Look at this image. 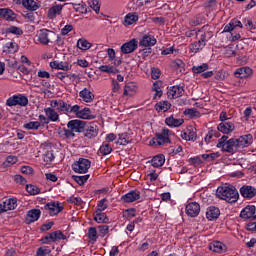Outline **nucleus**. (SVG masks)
Listing matches in <instances>:
<instances>
[{
	"instance_id": "32",
	"label": "nucleus",
	"mask_w": 256,
	"mask_h": 256,
	"mask_svg": "<svg viewBox=\"0 0 256 256\" xmlns=\"http://www.w3.org/2000/svg\"><path fill=\"white\" fill-rule=\"evenodd\" d=\"M0 17L6 21H15L17 14L9 8H0Z\"/></svg>"
},
{
	"instance_id": "58",
	"label": "nucleus",
	"mask_w": 256,
	"mask_h": 256,
	"mask_svg": "<svg viewBox=\"0 0 256 256\" xmlns=\"http://www.w3.org/2000/svg\"><path fill=\"white\" fill-rule=\"evenodd\" d=\"M242 22L244 24V27H246V29H250V30L255 29V25H253V20L251 19V17L244 18Z\"/></svg>"
},
{
	"instance_id": "21",
	"label": "nucleus",
	"mask_w": 256,
	"mask_h": 256,
	"mask_svg": "<svg viewBox=\"0 0 256 256\" xmlns=\"http://www.w3.org/2000/svg\"><path fill=\"white\" fill-rule=\"evenodd\" d=\"M63 4H54L52 5L47 12L48 19H55L57 16L63 13Z\"/></svg>"
},
{
	"instance_id": "25",
	"label": "nucleus",
	"mask_w": 256,
	"mask_h": 256,
	"mask_svg": "<svg viewBox=\"0 0 256 256\" xmlns=\"http://www.w3.org/2000/svg\"><path fill=\"white\" fill-rule=\"evenodd\" d=\"M218 131L220 133H224V135H229V133H233L235 131V124L233 122H221L217 126Z\"/></svg>"
},
{
	"instance_id": "35",
	"label": "nucleus",
	"mask_w": 256,
	"mask_h": 256,
	"mask_svg": "<svg viewBox=\"0 0 256 256\" xmlns=\"http://www.w3.org/2000/svg\"><path fill=\"white\" fill-rule=\"evenodd\" d=\"M152 167L159 168L165 165V156L163 154H158L154 156L151 160Z\"/></svg>"
},
{
	"instance_id": "44",
	"label": "nucleus",
	"mask_w": 256,
	"mask_h": 256,
	"mask_svg": "<svg viewBox=\"0 0 256 256\" xmlns=\"http://www.w3.org/2000/svg\"><path fill=\"white\" fill-rule=\"evenodd\" d=\"M88 238H89V243H97V228L95 227H90L88 229Z\"/></svg>"
},
{
	"instance_id": "18",
	"label": "nucleus",
	"mask_w": 256,
	"mask_h": 256,
	"mask_svg": "<svg viewBox=\"0 0 256 256\" xmlns=\"http://www.w3.org/2000/svg\"><path fill=\"white\" fill-rule=\"evenodd\" d=\"M183 93H185L183 87L179 85L171 86L167 92L168 99H179V97H183Z\"/></svg>"
},
{
	"instance_id": "27",
	"label": "nucleus",
	"mask_w": 256,
	"mask_h": 256,
	"mask_svg": "<svg viewBox=\"0 0 256 256\" xmlns=\"http://www.w3.org/2000/svg\"><path fill=\"white\" fill-rule=\"evenodd\" d=\"M140 47H153L157 45V39H155V36L146 34L142 37L140 40Z\"/></svg>"
},
{
	"instance_id": "55",
	"label": "nucleus",
	"mask_w": 256,
	"mask_h": 256,
	"mask_svg": "<svg viewBox=\"0 0 256 256\" xmlns=\"http://www.w3.org/2000/svg\"><path fill=\"white\" fill-rule=\"evenodd\" d=\"M107 209V198L98 201L96 211L103 212Z\"/></svg>"
},
{
	"instance_id": "26",
	"label": "nucleus",
	"mask_w": 256,
	"mask_h": 256,
	"mask_svg": "<svg viewBox=\"0 0 256 256\" xmlns=\"http://www.w3.org/2000/svg\"><path fill=\"white\" fill-rule=\"evenodd\" d=\"M240 195L245 199H253L256 195V189L253 186L244 185L240 188Z\"/></svg>"
},
{
	"instance_id": "28",
	"label": "nucleus",
	"mask_w": 256,
	"mask_h": 256,
	"mask_svg": "<svg viewBox=\"0 0 256 256\" xmlns=\"http://www.w3.org/2000/svg\"><path fill=\"white\" fill-rule=\"evenodd\" d=\"M210 251L213 253H226L227 246L220 241H213L209 244Z\"/></svg>"
},
{
	"instance_id": "40",
	"label": "nucleus",
	"mask_w": 256,
	"mask_h": 256,
	"mask_svg": "<svg viewBox=\"0 0 256 256\" xmlns=\"http://www.w3.org/2000/svg\"><path fill=\"white\" fill-rule=\"evenodd\" d=\"M94 221H96V223H107L109 221V218H107V214L95 211Z\"/></svg>"
},
{
	"instance_id": "60",
	"label": "nucleus",
	"mask_w": 256,
	"mask_h": 256,
	"mask_svg": "<svg viewBox=\"0 0 256 256\" xmlns=\"http://www.w3.org/2000/svg\"><path fill=\"white\" fill-rule=\"evenodd\" d=\"M8 33H12L13 35H23V30L17 26H11L8 28Z\"/></svg>"
},
{
	"instance_id": "7",
	"label": "nucleus",
	"mask_w": 256,
	"mask_h": 256,
	"mask_svg": "<svg viewBox=\"0 0 256 256\" xmlns=\"http://www.w3.org/2000/svg\"><path fill=\"white\" fill-rule=\"evenodd\" d=\"M72 169L75 173H87L91 169V161L85 158H79L74 164H72Z\"/></svg>"
},
{
	"instance_id": "50",
	"label": "nucleus",
	"mask_w": 256,
	"mask_h": 256,
	"mask_svg": "<svg viewBox=\"0 0 256 256\" xmlns=\"http://www.w3.org/2000/svg\"><path fill=\"white\" fill-rule=\"evenodd\" d=\"M219 157H221V154L219 152L202 155V159H204L205 161H208V162L215 161V159H219Z\"/></svg>"
},
{
	"instance_id": "11",
	"label": "nucleus",
	"mask_w": 256,
	"mask_h": 256,
	"mask_svg": "<svg viewBox=\"0 0 256 256\" xmlns=\"http://www.w3.org/2000/svg\"><path fill=\"white\" fill-rule=\"evenodd\" d=\"M138 45L139 42L137 41V39L134 38L121 46V53H123L124 55H129V53H133L137 50Z\"/></svg>"
},
{
	"instance_id": "20",
	"label": "nucleus",
	"mask_w": 256,
	"mask_h": 256,
	"mask_svg": "<svg viewBox=\"0 0 256 256\" xmlns=\"http://www.w3.org/2000/svg\"><path fill=\"white\" fill-rule=\"evenodd\" d=\"M206 43H207V36L205 34H202L200 40H198L197 42H194L189 46L190 52L199 53V51H201V49L205 47Z\"/></svg>"
},
{
	"instance_id": "49",
	"label": "nucleus",
	"mask_w": 256,
	"mask_h": 256,
	"mask_svg": "<svg viewBox=\"0 0 256 256\" xmlns=\"http://www.w3.org/2000/svg\"><path fill=\"white\" fill-rule=\"evenodd\" d=\"M207 69H209V64H207V63H203L199 66H193L192 67L193 73H197V74L205 73V71H207Z\"/></svg>"
},
{
	"instance_id": "37",
	"label": "nucleus",
	"mask_w": 256,
	"mask_h": 256,
	"mask_svg": "<svg viewBox=\"0 0 256 256\" xmlns=\"http://www.w3.org/2000/svg\"><path fill=\"white\" fill-rule=\"evenodd\" d=\"M50 67L51 69H60L61 71H69V69H71L69 64L58 61L50 62Z\"/></svg>"
},
{
	"instance_id": "19",
	"label": "nucleus",
	"mask_w": 256,
	"mask_h": 256,
	"mask_svg": "<svg viewBox=\"0 0 256 256\" xmlns=\"http://www.w3.org/2000/svg\"><path fill=\"white\" fill-rule=\"evenodd\" d=\"M139 199H141V192L137 190H132L121 197L124 203H133L139 201Z\"/></svg>"
},
{
	"instance_id": "24",
	"label": "nucleus",
	"mask_w": 256,
	"mask_h": 256,
	"mask_svg": "<svg viewBox=\"0 0 256 256\" xmlns=\"http://www.w3.org/2000/svg\"><path fill=\"white\" fill-rule=\"evenodd\" d=\"M79 97L84 101V103H93L95 101V94L89 88H84L79 92Z\"/></svg>"
},
{
	"instance_id": "5",
	"label": "nucleus",
	"mask_w": 256,
	"mask_h": 256,
	"mask_svg": "<svg viewBox=\"0 0 256 256\" xmlns=\"http://www.w3.org/2000/svg\"><path fill=\"white\" fill-rule=\"evenodd\" d=\"M171 136V132L169 129H163L161 133L156 134V137L150 141V145L154 147H161V145H165L166 143H171L169 137Z\"/></svg>"
},
{
	"instance_id": "8",
	"label": "nucleus",
	"mask_w": 256,
	"mask_h": 256,
	"mask_svg": "<svg viewBox=\"0 0 256 256\" xmlns=\"http://www.w3.org/2000/svg\"><path fill=\"white\" fill-rule=\"evenodd\" d=\"M65 239H67V236H65L61 230H57L48 233L44 238H42V242L46 245H49V243H57V241H63Z\"/></svg>"
},
{
	"instance_id": "64",
	"label": "nucleus",
	"mask_w": 256,
	"mask_h": 256,
	"mask_svg": "<svg viewBox=\"0 0 256 256\" xmlns=\"http://www.w3.org/2000/svg\"><path fill=\"white\" fill-rule=\"evenodd\" d=\"M17 161H18L17 156H8L6 158L7 165H15V163H17Z\"/></svg>"
},
{
	"instance_id": "41",
	"label": "nucleus",
	"mask_w": 256,
	"mask_h": 256,
	"mask_svg": "<svg viewBox=\"0 0 256 256\" xmlns=\"http://www.w3.org/2000/svg\"><path fill=\"white\" fill-rule=\"evenodd\" d=\"M73 9L76 11V13H82L83 15H87V4L85 3H79V4H72Z\"/></svg>"
},
{
	"instance_id": "29",
	"label": "nucleus",
	"mask_w": 256,
	"mask_h": 256,
	"mask_svg": "<svg viewBox=\"0 0 256 256\" xmlns=\"http://www.w3.org/2000/svg\"><path fill=\"white\" fill-rule=\"evenodd\" d=\"M220 215L221 211L215 206H210L206 210V219H208V221H215V219H219Z\"/></svg>"
},
{
	"instance_id": "54",
	"label": "nucleus",
	"mask_w": 256,
	"mask_h": 256,
	"mask_svg": "<svg viewBox=\"0 0 256 256\" xmlns=\"http://www.w3.org/2000/svg\"><path fill=\"white\" fill-rule=\"evenodd\" d=\"M186 133H188V137H189L190 141H197V131L193 126H190L187 129Z\"/></svg>"
},
{
	"instance_id": "13",
	"label": "nucleus",
	"mask_w": 256,
	"mask_h": 256,
	"mask_svg": "<svg viewBox=\"0 0 256 256\" xmlns=\"http://www.w3.org/2000/svg\"><path fill=\"white\" fill-rule=\"evenodd\" d=\"M17 208V199L9 198L0 203V213H6V211H13Z\"/></svg>"
},
{
	"instance_id": "52",
	"label": "nucleus",
	"mask_w": 256,
	"mask_h": 256,
	"mask_svg": "<svg viewBox=\"0 0 256 256\" xmlns=\"http://www.w3.org/2000/svg\"><path fill=\"white\" fill-rule=\"evenodd\" d=\"M117 145H129V137L127 134H119L118 135V140H117Z\"/></svg>"
},
{
	"instance_id": "57",
	"label": "nucleus",
	"mask_w": 256,
	"mask_h": 256,
	"mask_svg": "<svg viewBox=\"0 0 256 256\" xmlns=\"http://www.w3.org/2000/svg\"><path fill=\"white\" fill-rule=\"evenodd\" d=\"M89 177V174L84 176H74V181H76L78 185H84V183H87V181H89Z\"/></svg>"
},
{
	"instance_id": "53",
	"label": "nucleus",
	"mask_w": 256,
	"mask_h": 256,
	"mask_svg": "<svg viewBox=\"0 0 256 256\" xmlns=\"http://www.w3.org/2000/svg\"><path fill=\"white\" fill-rule=\"evenodd\" d=\"M89 5L91 9L95 11V13L99 14V12L101 11V3H99V0H91L89 2Z\"/></svg>"
},
{
	"instance_id": "30",
	"label": "nucleus",
	"mask_w": 256,
	"mask_h": 256,
	"mask_svg": "<svg viewBox=\"0 0 256 256\" xmlns=\"http://www.w3.org/2000/svg\"><path fill=\"white\" fill-rule=\"evenodd\" d=\"M39 217H41V210L39 209L29 210L26 215V223L28 224L35 223V221H39Z\"/></svg>"
},
{
	"instance_id": "4",
	"label": "nucleus",
	"mask_w": 256,
	"mask_h": 256,
	"mask_svg": "<svg viewBox=\"0 0 256 256\" xmlns=\"http://www.w3.org/2000/svg\"><path fill=\"white\" fill-rule=\"evenodd\" d=\"M6 105L7 107H17V105L27 107L29 105V98L23 94H15L6 100Z\"/></svg>"
},
{
	"instance_id": "31",
	"label": "nucleus",
	"mask_w": 256,
	"mask_h": 256,
	"mask_svg": "<svg viewBox=\"0 0 256 256\" xmlns=\"http://www.w3.org/2000/svg\"><path fill=\"white\" fill-rule=\"evenodd\" d=\"M44 113L49 121L52 123H57L59 121V112L55 111V108L48 107L44 109Z\"/></svg>"
},
{
	"instance_id": "56",
	"label": "nucleus",
	"mask_w": 256,
	"mask_h": 256,
	"mask_svg": "<svg viewBox=\"0 0 256 256\" xmlns=\"http://www.w3.org/2000/svg\"><path fill=\"white\" fill-rule=\"evenodd\" d=\"M185 115H188V117H192V118H197V117H201V113H199V111H197V109H186L184 111Z\"/></svg>"
},
{
	"instance_id": "3",
	"label": "nucleus",
	"mask_w": 256,
	"mask_h": 256,
	"mask_svg": "<svg viewBox=\"0 0 256 256\" xmlns=\"http://www.w3.org/2000/svg\"><path fill=\"white\" fill-rule=\"evenodd\" d=\"M50 107L56 108L59 113L64 115H71L75 109V105L68 104L63 100H52L50 102Z\"/></svg>"
},
{
	"instance_id": "34",
	"label": "nucleus",
	"mask_w": 256,
	"mask_h": 256,
	"mask_svg": "<svg viewBox=\"0 0 256 256\" xmlns=\"http://www.w3.org/2000/svg\"><path fill=\"white\" fill-rule=\"evenodd\" d=\"M137 21H139V15L137 13H128L124 18V25L125 27H129V25H134Z\"/></svg>"
},
{
	"instance_id": "51",
	"label": "nucleus",
	"mask_w": 256,
	"mask_h": 256,
	"mask_svg": "<svg viewBox=\"0 0 256 256\" xmlns=\"http://www.w3.org/2000/svg\"><path fill=\"white\" fill-rule=\"evenodd\" d=\"M51 253V248L49 246H42L37 249L36 256H46Z\"/></svg>"
},
{
	"instance_id": "12",
	"label": "nucleus",
	"mask_w": 256,
	"mask_h": 256,
	"mask_svg": "<svg viewBox=\"0 0 256 256\" xmlns=\"http://www.w3.org/2000/svg\"><path fill=\"white\" fill-rule=\"evenodd\" d=\"M185 211L188 217H198L201 213V206L197 202H190L186 205Z\"/></svg>"
},
{
	"instance_id": "59",
	"label": "nucleus",
	"mask_w": 256,
	"mask_h": 256,
	"mask_svg": "<svg viewBox=\"0 0 256 256\" xmlns=\"http://www.w3.org/2000/svg\"><path fill=\"white\" fill-rule=\"evenodd\" d=\"M6 45L10 53H17L19 51V46L15 42H9Z\"/></svg>"
},
{
	"instance_id": "9",
	"label": "nucleus",
	"mask_w": 256,
	"mask_h": 256,
	"mask_svg": "<svg viewBox=\"0 0 256 256\" xmlns=\"http://www.w3.org/2000/svg\"><path fill=\"white\" fill-rule=\"evenodd\" d=\"M86 125L87 122L79 119H74L70 120L67 123V129H71L74 133H83V131H85Z\"/></svg>"
},
{
	"instance_id": "6",
	"label": "nucleus",
	"mask_w": 256,
	"mask_h": 256,
	"mask_svg": "<svg viewBox=\"0 0 256 256\" xmlns=\"http://www.w3.org/2000/svg\"><path fill=\"white\" fill-rule=\"evenodd\" d=\"M73 115L77 117V119H84L86 121H91V119H95V116L92 114L90 108H83L81 109V106L75 104L74 105V110H73Z\"/></svg>"
},
{
	"instance_id": "15",
	"label": "nucleus",
	"mask_w": 256,
	"mask_h": 256,
	"mask_svg": "<svg viewBox=\"0 0 256 256\" xmlns=\"http://www.w3.org/2000/svg\"><path fill=\"white\" fill-rule=\"evenodd\" d=\"M17 5H23L28 11H37L41 5L35 0H14Z\"/></svg>"
},
{
	"instance_id": "14",
	"label": "nucleus",
	"mask_w": 256,
	"mask_h": 256,
	"mask_svg": "<svg viewBox=\"0 0 256 256\" xmlns=\"http://www.w3.org/2000/svg\"><path fill=\"white\" fill-rule=\"evenodd\" d=\"M44 209L53 217L63 211V206L59 202H50L44 206Z\"/></svg>"
},
{
	"instance_id": "1",
	"label": "nucleus",
	"mask_w": 256,
	"mask_h": 256,
	"mask_svg": "<svg viewBox=\"0 0 256 256\" xmlns=\"http://www.w3.org/2000/svg\"><path fill=\"white\" fill-rule=\"evenodd\" d=\"M216 195L227 203H237L239 201V192L234 186H220L217 188Z\"/></svg>"
},
{
	"instance_id": "33",
	"label": "nucleus",
	"mask_w": 256,
	"mask_h": 256,
	"mask_svg": "<svg viewBox=\"0 0 256 256\" xmlns=\"http://www.w3.org/2000/svg\"><path fill=\"white\" fill-rule=\"evenodd\" d=\"M165 123L168 125V127H181V125L185 123V120L182 118H175L170 116L165 119Z\"/></svg>"
},
{
	"instance_id": "48",
	"label": "nucleus",
	"mask_w": 256,
	"mask_h": 256,
	"mask_svg": "<svg viewBox=\"0 0 256 256\" xmlns=\"http://www.w3.org/2000/svg\"><path fill=\"white\" fill-rule=\"evenodd\" d=\"M235 46L233 44H230L224 48V55L227 57H235L237 56V51L234 49Z\"/></svg>"
},
{
	"instance_id": "43",
	"label": "nucleus",
	"mask_w": 256,
	"mask_h": 256,
	"mask_svg": "<svg viewBox=\"0 0 256 256\" xmlns=\"http://www.w3.org/2000/svg\"><path fill=\"white\" fill-rule=\"evenodd\" d=\"M153 91H155L154 94V99H161V97L163 96V90H161V82L157 81L153 84L152 87Z\"/></svg>"
},
{
	"instance_id": "46",
	"label": "nucleus",
	"mask_w": 256,
	"mask_h": 256,
	"mask_svg": "<svg viewBox=\"0 0 256 256\" xmlns=\"http://www.w3.org/2000/svg\"><path fill=\"white\" fill-rule=\"evenodd\" d=\"M26 191L29 195H39L41 193V189L33 184L26 185Z\"/></svg>"
},
{
	"instance_id": "23",
	"label": "nucleus",
	"mask_w": 256,
	"mask_h": 256,
	"mask_svg": "<svg viewBox=\"0 0 256 256\" xmlns=\"http://www.w3.org/2000/svg\"><path fill=\"white\" fill-rule=\"evenodd\" d=\"M255 211L256 208L253 205H248L246 206L241 212H240V217L241 219H256L255 216Z\"/></svg>"
},
{
	"instance_id": "10",
	"label": "nucleus",
	"mask_w": 256,
	"mask_h": 256,
	"mask_svg": "<svg viewBox=\"0 0 256 256\" xmlns=\"http://www.w3.org/2000/svg\"><path fill=\"white\" fill-rule=\"evenodd\" d=\"M55 37V34L53 31H49L47 29L40 30L38 34V41L42 45H49L51 43V39Z\"/></svg>"
},
{
	"instance_id": "36",
	"label": "nucleus",
	"mask_w": 256,
	"mask_h": 256,
	"mask_svg": "<svg viewBox=\"0 0 256 256\" xmlns=\"http://www.w3.org/2000/svg\"><path fill=\"white\" fill-rule=\"evenodd\" d=\"M155 109L158 113H165L171 109V103L168 101H160L155 105Z\"/></svg>"
},
{
	"instance_id": "45",
	"label": "nucleus",
	"mask_w": 256,
	"mask_h": 256,
	"mask_svg": "<svg viewBox=\"0 0 256 256\" xmlns=\"http://www.w3.org/2000/svg\"><path fill=\"white\" fill-rule=\"evenodd\" d=\"M112 151L113 147H111V145H109L107 142L102 143L99 148V153H101V155H109Z\"/></svg>"
},
{
	"instance_id": "16",
	"label": "nucleus",
	"mask_w": 256,
	"mask_h": 256,
	"mask_svg": "<svg viewBox=\"0 0 256 256\" xmlns=\"http://www.w3.org/2000/svg\"><path fill=\"white\" fill-rule=\"evenodd\" d=\"M139 91V86L135 82H128L124 85L123 96L124 97H134Z\"/></svg>"
},
{
	"instance_id": "61",
	"label": "nucleus",
	"mask_w": 256,
	"mask_h": 256,
	"mask_svg": "<svg viewBox=\"0 0 256 256\" xmlns=\"http://www.w3.org/2000/svg\"><path fill=\"white\" fill-rule=\"evenodd\" d=\"M137 215V210L135 208H130L125 211V217L128 219H133Z\"/></svg>"
},
{
	"instance_id": "42",
	"label": "nucleus",
	"mask_w": 256,
	"mask_h": 256,
	"mask_svg": "<svg viewBox=\"0 0 256 256\" xmlns=\"http://www.w3.org/2000/svg\"><path fill=\"white\" fill-rule=\"evenodd\" d=\"M77 47L78 49H81V51H88V49L91 47V43L85 38H80L77 41Z\"/></svg>"
},
{
	"instance_id": "39",
	"label": "nucleus",
	"mask_w": 256,
	"mask_h": 256,
	"mask_svg": "<svg viewBox=\"0 0 256 256\" xmlns=\"http://www.w3.org/2000/svg\"><path fill=\"white\" fill-rule=\"evenodd\" d=\"M118 93H121V84L115 78L111 79V95L112 97H115L118 95Z\"/></svg>"
},
{
	"instance_id": "62",
	"label": "nucleus",
	"mask_w": 256,
	"mask_h": 256,
	"mask_svg": "<svg viewBox=\"0 0 256 256\" xmlns=\"http://www.w3.org/2000/svg\"><path fill=\"white\" fill-rule=\"evenodd\" d=\"M98 229L101 237H105V235H108L109 233V226L107 225L99 226Z\"/></svg>"
},
{
	"instance_id": "2",
	"label": "nucleus",
	"mask_w": 256,
	"mask_h": 256,
	"mask_svg": "<svg viewBox=\"0 0 256 256\" xmlns=\"http://www.w3.org/2000/svg\"><path fill=\"white\" fill-rule=\"evenodd\" d=\"M228 136H222L216 145L218 149H221L224 153H235L237 151V139H229Z\"/></svg>"
},
{
	"instance_id": "22",
	"label": "nucleus",
	"mask_w": 256,
	"mask_h": 256,
	"mask_svg": "<svg viewBox=\"0 0 256 256\" xmlns=\"http://www.w3.org/2000/svg\"><path fill=\"white\" fill-rule=\"evenodd\" d=\"M84 135L87 139H95L99 135V126H97V123L91 122L86 128Z\"/></svg>"
},
{
	"instance_id": "47",
	"label": "nucleus",
	"mask_w": 256,
	"mask_h": 256,
	"mask_svg": "<svg viewBox=\"0 0 256 256\" xmlns=\"http://www.w3.org/2000/svg\"><path fill=\"white\" fill-rule=\"evenodd\" d=\"M39 127H41V122L39 121H31L24 124V129H28L32 131H36L37 129H39Z\"/></svg>"
},
{
	"instance_id": "63",
	"label": "nucleus",
	"mask_w": 256,
	"mask_h": 256,
	"mask_svg": "<svg viewBox=\"0 0 256 256\" xmlns=\"http://www.w3.org/2000/svg\"><path fill=\"white\" fill-rule=\"evenodd\" d=\"M69 203H73L74 205H81V203H83V200L81 199V197H75V196H71L68 199Z\"/></svg>"
},
{
	"instance_id": "38",
	"label": "nucleus",
	"mask_w": 256,
	"mask_h": 256,
	"mask_svg": "<svg viewBox=\"0 0 256 256\" xmlns=\"http://www.w3.org/2000/svg\"><path fill=\"white\" fill-rule=\"evenodd\" d=\"M99 71H101L102 73H110L112 75H117V73H119V69H117L115 66L113 65H101L99 66Z\"/></svg>"
},
{
	"instance_id": "17",
	"label": "nucleus",
	"mask_w": 256,
	"mask_h": 256,
	"mask_svg": "<svg viewBox=\"0 0 256 256\" xmlns=\"http://www.w3.org/2000/svg\"><path fill=\"white\" fill-rule=\"evenodd\" d=\"M253 143V136L251 134L240 136L236 139V148L243 149L245 147H249Z\"/></svg>"
}]
</instances>
